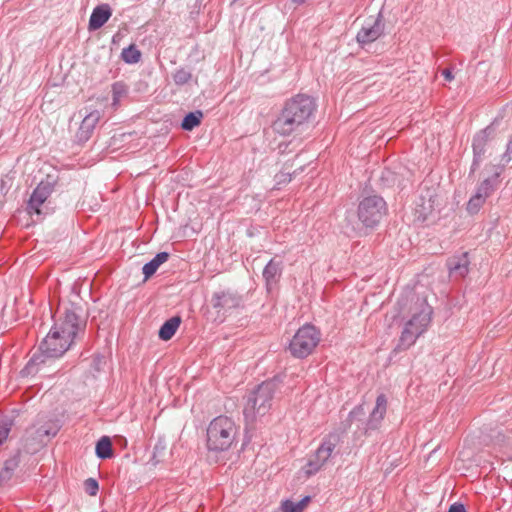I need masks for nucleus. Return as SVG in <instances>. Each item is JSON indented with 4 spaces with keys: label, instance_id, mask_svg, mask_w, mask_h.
Instances as JSON below:
<instances>
[{
    "label": "nucleus",
    "instance_id": "1",
    "mask_svg": "<svg viewBox=\"0 0 512 512\" xmlns=\"http://www.w3.org/2000/svg\"><path fill=\"white\" fill-rule=\"evenodd\" d=\"M85 322L73 310H66L63 317L54 324L40 344V355L34 360L38 363L46 359L61 357L72 345L77 334L84 330Z\"/></svg>",
    "mask_w": 512,
    "mask_h": 512
},
{
    "label": "nucleus",
    "instance_id": "2",
    "mask_svg": "<svg viewBox=\"0 0 512 512\" xmlns=\"http://www.w3.org/2000/svg\"><path fill=\"white\" fill-rule=\"evenodd\" d=\"M237 435L235 422L227 416L214 418L207 427V448L220 452L231 447Z\"/></svg>",
    "mask_w": 512,
    "mask_h": 512
},
{
    "label": "nucleus",
    "instance_id": "3",
    "mask_svg": "<svg viewBox=\"0 0 512 512\" xmlns=\"http://www.w3.org/2000/svg\"><path fill=\"white\" fill-rule=\"evenodd\" d=\"M277 385L273 381H266L260 384L249 396L244 409L247 418L255 419L265 415L271 408Z\"/></svg>",
    "mask_w": 512,
    "mask_h": 512
},
{
    "label": "nucleus",
    "instance_id": "4",
    "mask_svg": "<svg viewBox=\"0 0 512 512\" xmlns=\"http://www.w3.org/2000/svg\"><path fill=\"white\" fill-rule=\"evenodd\" d=\"M431 308L421 303L419 310H417L412 318L406 323L404 330L400 337V345L403 348H408L413 345L416 339L422 335L428 328L431 322Z\"/></svg>",
    "mask_w": 512,
    "mask_h": 512
},
{
    "label": "nucleus",
    "instance_id": "5",
    "mask_svg": "<svg viewBox=\"0 0 512 512\" xmlns=\"http://www.w3.org/2000/svg\"><path fill=\"white\" fill-rule=\"evenodd\" d=\"M320 342V332L312 325H303L290 341L288 350L295 358L310 355Z\"/></svg>",
    "mask_w": 512,
    "mask_h": 512
},
{
    "label": "nucleus",
    "instance_id": "6",
    "mask_svg": "<svg viewBox=\"0 0 512 512\" xmlns=\"http://www.w3.org/2000/svg\"><path fill=\"white\" fill-rule=\"evenodd\" d=\"M386 214V204L381 197L364 198L358 206V218L367 228L376 226Z\"/></svg>",
    "mask_w": 512,
    "mask_h": 512
},
{
    "label": "nucleus",
    "instance_id": "7",
    "mask_svg": "<svg viewBox=\"0 0 512 512\" xmlns=\"http://www.w3.org/2000/svg\"><path fill=\"white\" fill-rule=\"evenodd\" d=\"M336 447V443L331 439H325L317 450L309 456L307 462L301 467L300 473L308 478L318 473L331 458Z\"/></svg>",
    "mask_w": 512,
    "mask_h": 512
},
{
    "label": "nucleus",
    "instance_id": "8",
    "mask_svg": "<svg viewBox=\"0 0 512 512\" xmlns=\"http://www.w3.org/2000/svg\"><path fill=\"white\" fill-rule=\"evenodd\" d=\"M316 109L315 101L308 95H297L288 101L283 110L304 125Z\"/></svg>",
    "mask_w": 512,
    "mask_h": 512
},
{
    "label": "nucleus",
    "instance_id": "9",
    "mask_svg": "<svg viewBox=\"0 0 512 512\" xmlns=\"http://www.w3.org/2000/svg\"><path fill=\"white\" fill-rule=\"evenodd\" d=\"M381 34L382 26L380 18H370L357 33V41L361 44H368L378 39Z\"/></svg>",
    "mask_w": 512,
    "mask_h": 512
},
{
    "label": "nucleus",
    "instance_id": "10",
    "mask_svg": "<svg viewBox=\"0 0 512 512\" xmlns=\"http://www.w3.org/2000/svg\"><path fill=\"white\" fill-rule=\"evenodd\" d=\"M493 191V186L489 180H484L478 187L475 195H473L466 206L468 213L476 214L484 205L486 199Z\"/></svg>",
    "mask_w": 512,
    "mask_h": 512
},
{
    "label": "nucleus",
    "instance_id": "11",
    "mask_svg": "<svg viewBox=\"0 0 512 512\" xmlns=\"http://www.w3.org/2000/svg\"><path fill=\"white\" fill-rule=\"evenodd\" d=\"M303 125L293 118L291 115L288 116V113L283 110L280 116L276 119L273 124V129L276 133L282 136H289L297 131H299L300 127Z\"/></svg>",
    "mask_w": 512,
    "mask_h": 512
},
{
    "label": "nucleus",
    "instance_id": "12",
    "mask_svg": "<svg viewBox=\"0 0 512 512\" xmlns=\"http://www.w3.org/2000/svg\"><path fill=\"white\" fill-rule=\"evenodd\" d=\"M51 191V186L48 183H40L30 197L28 203V212L30 214L35 213L37 215H40V206L44 204V202L47 200V198L51 194Z\"/></svg>",
    "mask_w": 512,
    "mask_h": 512
},
{
    "label": "nucleus",
    "instance_id": "13",
    "mask_svg": "<svg viewBox=\"0 0 512 512\" xmlns=\"http://www.w3.org/2000/svg\"><path fill=\"white\" fill-rule=\"evenodd\" d=\"M112 11L108 4H102L94 8L89 19V30L101 28L111 17Z\"/></svg>",
    "mask_w": 512,
    "mask_h": 512
},
{
    "label": "nucleus",
    "instance_id": "14",
    "mask_svg": "<svg viewBox=\"0 0 512 512\" xmlns=\"http://www.w3.org/2000/svg\"><path fill=\"white\" fill-rule=\"evenodd\" d=\"M101 118V114L99 111L95 110L89 113L82 121L79 129L80 138L88 139L95 128L96 124L99 122Z\"/></svg>",
    "mask_w": 512,
    "mask_h": 512
},
{
    "label": "nucleus",
    "instance_id": "15",
    "mask_svg": "<svg viewBox=\"0 0 512 512\" xmlns=\"http://www.w3.org/2000/svg\"><path fill=\"white\" fill-rule=\"evenodd\" d=\"M180 323L181 319L178 316L172 317L169 320H167L159 330V338L164 341L170 340L176 333L177 329L179 328Z\"/></svg>",
    "mask_w": 512,
    "mask_h": 512
},
{
    "label": "nucleus",
    "instance_id": "16",
    "mask_svg": "<svg viewBox=\"0 0 512 512\" xmlns=\"http://www.w3.org/2000/svg\"><path fill=\"white\" fill-rule=\"evenodd\" d=\"M168 257V253L161 252L158 253L150 262L146 263L143 266V274L145 276V280L149 279L157 271L160 265L168 260Z\"/></svg>",
    "mask_w": 512,
    "mask_h": 512
},
{
    "label": "nucleus",
    "instance_id": "17",
    "mask_svg": "<svg viewBox=\"0 0 512 512\" xmlns=\"http://www.w3.org/2000/svg\"><path fill=\"white\" fill-rule=\"evenodd\" d=\"M387 411V399L386 396L381 394L376 398V403L373 411L371 412V421L380 422Z\"/></svg>",
    "mask_w": 512,
    "mask_h": 512
},
{
    "label": "nucleus",
    "instance_id": "18",
    "mask_svg": "<svg viewBox=\"0 0 512 512\" xmlns=\"http://www.w3.org/2000/svg\"><path fill=\"white\" fill-rule=\"evenodd\" d=\"M19 460L13 457L5 462L4 467L0 471V487L7 483L13 476L14 470L18 467Z\"/></svg>",
    "mask_w": 512,
    "mask_h": 512
},
{
    "label": "nucleus",
    "instance_id": "19",
    "mask_svg": "<svg viewBox=\"0 0 512 512\" xmlns=\"http://www.w3.org/2000/svg\"><path fill=\"white\" fill-rule=\"evenodd\" d=\"M310 502V497L306 496L298 502L285 500L281 503L282 512H303Z\"/></svg>",
    "mask_w": 512,
    "mask_h": 512
},
{
    "label": "nucleus",
    "instance_id": "20",
    "mask_svg": "<svg viewBox=\"0 0 512 512\" xmlns=\"http://www.w3.org/2000/svg\"><path fill=\"white\" fill-rule=\"evenodd\" d=\"M96 454L102 459L110 458L113 455L112 442L109 437L100 438L96 444Z\"/></svg>",
    "mask_w": 512,
    "mask_h": 512
},
{
    "label": "nucleus",
    "instance_id": "21",
    "mask_svg": "<svg viewBox=\"0 0 512 512\" xmlns=\"http://www.w3.org/2000/svg\"><path fill=\"white\" fill-rule=\"evenodd\" d=\"M282 263L276 262L274 259L270 260L263 270V277L269 283L278 277L281 273Z\"/></svg>",
    "mask_w": 512,
    "mask_h": 512
},
{
    "label": "nucleus",
    "instance_id": "22",
    "mask_svg": "<svg viewBox=\"0 0 512 512\" xmlns=\"http://www.w3.org/2000/svg\"><path fill=\"white\" fill-rule=\"evenodd\" d=\"M202 118L203 113L201 111L191 112L185 116V118L182 121L181 127L184 130L191 131L195 127L200 125Z\"/></svg>",
    "mask_w": 512,
    "mask_h": 512
},
{
    "label": "nucleus",
    "instance_id": "23",
    "mask_svg": "<svg viewBox=\"0 0 512 512\" xmlns=\"http://www.w3.org/2000/svg\"><path fill=\"white\" fill-rule=\"evenodd\" d=\"M140 57L141 53L135 45H130L122 51V58L126 63H137Z\"/></svg>",
    "mask_w": 512,
    "mask_h": 512
},
{
    "label": "nucleus",
    "instance_id": "24",
    "mask_svg": "<svg viewBox=\"0 0 512 512\" xmlns=\"http://www.w3.org/2000/svg\"><path fill=\"white\" fill-rule=\"evenodd\" d=\"M84 490L90 496H95L99 490L98 482L94 478H88L84 482Z\"/></svg>",
    "mask_w": 512,
    "mask_h": 512
},
{
    "label": "nucleus",
    "instance_id": "25",
    "mask_svg": "<svg viewBox=\"0 0 512 512\" xmlns=\"http://www.w3.org/2000/svg\"><path fill=\"white\" fill-rule=\"evenodd\" d=\"M10 432V425L5 421H0V445L6 441Z\"/></svg>",
    "mask_w": 512,
    "mask_h": 512
},
{
    "label": "nucleus",
    "instance_id": "26",
    "mask_svg": "<svg viewBox=\"0 0 512 512\" xmlns=\"http://www.w3.org/2000/svg\"><path fill=\"white\" fill-rule=\"evenodd\" d=\"M275 179L278 180L279 184L287 183L292 179V174L290 172L281 171L275 175Z\"/></svg>",
    "mask_w": 512,
    "mask_h": 512
},
{
    "label": "nucleus",
    "instance_id": "27",
    "mask_svg": "<svg viewBox=\"0 0 512 512\" xmlns=\"http://www.w3.org/2000/svg\"><path fill=\"white\" fill-rule=\"evenodd\" d=\"M448 512H466V510L462 504L455 503L450 506Z\"/></svg>",
    "mask_w": 512,
    "mask_h": 512
},
{
    "label": "nucleus",
    "instance_id": "28",
    "mask_svg": "<svg viewBox=\"0 0 512 512\" xmlns=\"http://www.w3.org/2000/svg\"><path fill=\"white\" fill-rule=\"evenodd\" d=\"M227 298V295L225 293H222L221 295L217 294L214 299V306L220 307L223 306L221 300H225Z\"/></svg>",
    "mask_w": 512,
    "mask_h": 512
},
{
    "label": "nucleus",
    "instance_id": "29",
    "mask_svg": "<svg viewBox=\"0 0 512 512\" xmlns=\"http://www.w3.org/2000/svg\"><path fill=\"white\" fill-rule=\"evenodd\" d=\"M49 435V431L47 429H38L36 431V438L39 440V441H42V439L45 437V436H48Z\"/></svg>",
    "mask_w": 512,
    "mask_h": 512
},
{
    "label": "nucleus",
    "instance_id": "30",
    "mask_svg": "<svg viewBox=\"0 0 512 512\" xmlns=\"http://www.w3.org/2000/svg\"><path fill=\"white\" fill-rule=\"evenodd\" d=\"M442 75L444 76V78L447 81H451L453 79V75H452L451 71H449L447 69L443 70Z\"/></svg>",
    "mask_w": 512,
    "mask_h": 512
},
{
    "label": "nucleus",
    "instance_id": "31",
    "mask_svg": "<svg viewBox=\"0 0 512 512\" xmlns=\"http://www.w3.org/2000/svg\"><path fill=\"white\" fill-rule=\"evenodd\" d=\"M296 4H303L306 0H293Z\"/></svg>",
    "mask_w": 512,
    "mask_h": 512
},
{
    "label": "nucleus",
    "instance_id": "32",
    "mask_svg": "<svg viewBox=\"0 0 512 512\" xmlns=\"http://www.w3.org/2000/svg\"><path fill=\"white\" fill-rule=\"evenodd\" d=\"M460 268V265H456L453 269H459Z\"/></svg>",
    "mask_w": 512,
    "mask_h": 512
}]
</instances>
